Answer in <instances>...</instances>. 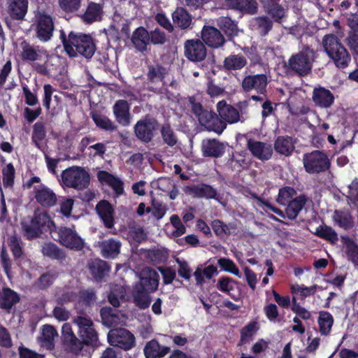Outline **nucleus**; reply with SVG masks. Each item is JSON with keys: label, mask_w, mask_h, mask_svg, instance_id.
Returning a JSON list of instances; mask_svg holds the SVG:
<instances>
[{"label": "nucleus", "mask_w": 358, "mask_h": 358, "mask_svg": "<svg viewBox=\"0 0 358 358\" xmlns=\"http://www.w3.org/2000/svg\"><path fill=\"white\" fill-rule=\"evenodd\" d=\"M201 99V96L197 94L182 99L180 103L184 106V109L191 112H208L207 110L203 109Z\"/></svg>", "instance_id": "nucleus-40"}, {"label": "nucleus", "mask_w": 358, "mask_h": 358, "mask_svg": "<svg viewBox=\"0 0 358 358\" xmlns=\"http://www.w3.org/2000/svg\"><path fill=\"white\" fill-rule=\"evenodd\" d=\"M46 131L43 122H37L33 127L31 141L38 148H41V142L45 138Z\"/></svg>", "instance_id": "nucleus-53"}, {"label": "nucleus", "mask_w": 358, "mask_h": 358, "mask_svg": "<svg viewBox=\"0 0 358 358\" xmlns=\"http://www.w3.org/2000/svg\"><path fill=\"white\" fill-rule=\"evenodd\" d=\"M28 0H7V13L11 19H24L28 10Z\"/></svg>", "instance_id": "nucleus-22"}, {"label": "nucleus", "mask_w": 358, "mask_h": 358, "mask_svg": "<svg viewBox=\"0 0 358 358\" xmlns=\"http://www.w3.org/2000/svg\"><path fill=\"white\" fill-rule=\"evenodd\" d=\"M211 228L217 237L229 236L231 229H236V225L233 223L225 224L223 221L215 219L211 222Z\"/></svg>", "instance_id": "nucleus-41"}, {"label": "nucleus", "mask_w": 358, "mask_h": 358, "mask_svg": "<svg viewBox=\"0 0 358 358\" xmlns=\"http://www.w3.org/2000/svg\"><path fill=\"white\" fill-rule=\"evenodd\" d=\"M2 180L3 187L13 189L15 184V169L12 163L6 164L2 169Z\"/></svg>", "instance_id": "nucleus-45"}, {"label": "nucleus", "mask_w": 358, "mask_h": 358, "mask_svg": "<svg viewBox=\"0 0 358 358\" xmlns=\"http://www.w3.org/2000/svg\"><path fill=\"white\" fill-rule=\"evenodd\" d=\"M173 22L175 27L180 29H187L192 22V15L183 7H177L172 13Z\"/></svg>", "instance_id": "nucleus-31"}, {"label": "nucleus", "mask_w": 358, "mask_h": 358, "mask_svg": "<svg viewBox=\"0 0 358 358\" xmlns=\"http://www.w3.org/2000/svg\"><path fill=\"white\" fill-rule=\"evenodd\" d=\"M59 40L66 55L71 58L81 56L90 59L96 50V40L90 34L71 31L68 34L65 31H59Z\"/></svg>", "instance_id": "nucleus-1"}, {"label": "nucleus", "mask_w": 358, "mask_h": 358, "mask_svg": "<svg viewBox=\"0 0 358 358\" xmlns=\"http://www.w3.org/2000/svg\"><path fill=\"white\" fill-rule=\"evenodd\" d=\"M159 129L157 120L147 115L143 119L137 122L134 127V132L136 137L142 142H150L155 133Z\"/></svg>", "instance_id": "nucleus-8"}, {"label": "nucleus", "mask_w": 358, "mask_h": 358, "mask_svg": "<svg viewBox=\"0 0 358 358\" xmlns=\"http://www.w3.org/2000/svg\"><path fill=\"white\" fill-rule=\"evenodd\" d=\"M20 46L22 48L20 57L22 61L35 62L41 58V55L34 47L26 41H23L20 43Z\"/></svg>", "instance_id": "nucleus-43"}, {"label": "nucleus", "mask_w": 358, "mask_h": 358, "mask_svg": "<svg viewBox=\"0 0 358 358\" xmlns=\"http://www.w3.org/2000/svg\"><path fill=\"white\" fill-rule=\"evenodd\" d=\"M96 211L104 226L107 229H111L114 226L115 210L113 206L107 200H101L96 206Z\"/></svg>", "instance_id": "nucleus-20"}, {"label": "nucleus", "mask_w": 358, "mask_h": 358, "mask_svg": "<svg viewBox=\"0 0 358 358\" xmlns=\"http://www.w3.org/2000/svg\"><path fill=\"white\" fill-rule=\"evenodd\" d=\"M199 123L208 131H214L218 134L222 133L227 127L223 119L222 113H194Z\"/></svg>", "instance_id": "nucleus-11"}, {"label": "nucleus", "mask_w": 358, "mask_h": 358, "mask_svg": "<svg viewBox=\"0 0 358 358\" xmlns=\"http://www.w3.org/2000/svg\"><path fill=\"white\" fill-rule=\"evenodd\" d=\"M183 191L194 198L215 199L217 201L222 199L217 189L206 183L185 186Z\"/></svg>", "instance_id": "nucleus-12"}, {"label": "nucleus", "mask_w": 358, "mask_h": 358, "mask_svg": "<svg viewBox=\"0 0 358 358\" xmlns=\"http://www.w3.org/2000/svg\"><path fill=\"white\" fill-rule=\"evenodd\" d=\"M201 151L203 156L206 157L219 158L224 155L225 147L217 139H203L201 143Z\"/></svg>", "instance_id": "nucleus-21"}, {"label": "nucleus", "mask_w": 358, "mask_h": 358, "mask_svg": "<svg viewBox=\"0 0 358 358\" xmlns=\"http://www.w3.org/2000/svg\"><path fill=\"white\" fill-rule=\"evenodd\" d=\"M333 323L334 319L329 313L326 311H321L319 313L318 324L320 327V332L322 335H327L329 334Z\"/></svg>", "instance_id": "nucleus-47"}, {"label": "nucleus", "mask_w": 358, "mask_h": 358, "mask_svg": "<svg viewBox=\"0 0 358 358\" xmlns=\"http://www.w3.org/2000/svg\"><path fill=\"white\" fill-rule=\"evenodd\" d=\"M238 282L233 278L227 276H223L219 278L217 284V288L224 293L229 294L234 301L239 299L238 296H235L232 292Z\"/></svg>", "instance_id": "nucleus-37"}, {"label": "nucleus", "mask_w": 358, "mask_h": 358, "mask_svg": "<svg viewBox=\"0 0 358 358\" xmlns=\"http://www.w3.org/2000/svg\"><path fill=\"white\" fill-rule=\"evenodd\" d=\"M35 37L42 43L50 41L54 34L55 23L52 17L45 12H38L35 15L33 24Z\"/></svg>", "instance_id": "nucleus-6"}, {"label": "nucleus", "mask_w": 358, "mask_h": 358, "mask_svg": "<svg viewBox=\"0 0 358 358\" xmlns=\"http://www.w3.org/2000/svg\"><path fill=\"white\" fill-rule=\"evenodd\" d=\"M60 8L65 13H74L81 6V0H59Z\"/></svg>", "instance_id": "nucleus-61"}, {"label": "nucleus", "mask_w": 358, "mask_h": 358, "mask_svg": "<svg viewBox=\"0 0 358 358\" xmlns=\"http://www.w3.org/2000/svg\"><path fill=\"white\" fill-rule=\"evenodd\" d=\"M148 257L154 265L163 264L167 261L169 252L164 249L150 250L148 252Z\"/></svg>", "instance_id": "nucleus-51"}, {"label": "nucleus", "mask_w": 358, "mask_h": 358, "mask_svg": "<svg viewBox=\"0 0 358 358\" xmlns=\"http://www.w3.org/2000/svg\"><path fill=\"white\" fill-rule=\"evenodd\" d=\"M277 202L280 204L287 206V212L289 214L291 206V187H285L279 189Z\"/></svg>", "instance_id": "nucleus-63"}, {"label": "nucleus", "mask_w": 358, "mask_h": 358, "mask_svg": "<svg viewBox=\"0 0 358 358\" xmlns=\"http://www.w3.org/2000/svg\"><path fill=\"white\" fill-rule=\"evenodd\" d=\"M246 165V160L244 156L240 154H232L231 157L229 159L227 166L233 171L241 172V170Z\"/></svg>", "instance_id": "nucleus-58"}, {"label": "nucleus", "mask_w": 358, "mask_h": 358, "mask_svg": "<svg viewBox=\"0 0 358 358\" xmlns=\"http://www.w3.org/2000/svg\"><path fill=\"white\" fill-rule=\"evenodd\" d=\"M244 53L250 59L252 65L262 64V59L257 51L256 45L245 47L243 49Z\"/></svg>", "instance_id": "nucleus-62"}, {"label": "nucleus", "mask_w": 358, "mask_h": 358, "mask_svg": "<svg viewBox=\"0 0 358 358\" xmlns=\"http://www.w3.org/2000/svg\"><path fill=\"white\" fill-rule=\"evenodd\" d=\"M148 292L144 289L134 286L133 290L134 302L140 309L145 310L148 308L151 303V297Z\"/></svg>", "instance_id": "nucleus-38"}, {"label": "nucleus", "mask_w": 358, "mask_h": 358, "mask_svg": "<svg viewBox=\"0 0 358 358\" xmlns=\"http://www.w3.org/2000/svg\"><path fill=\"white\" fill-rule=\"evenodd\" d=\"M20 301V294L8 287H3L0 291V308L8 312Z\"/></svg>", "instance_id": "nucleus-24"}, {"label": "nucleus", "mask_w": 358, "mask_h": 358, "mask_svg": "<svg viewBox=\"0 0 358 358\" xmlns=\"http://www.w3.org/2000/svg\"><path fill=\"white\" fill-rule=\"evenodd\" d=\"M52 237L60 245L70 250L80 251L85 248L84 240L76 230L67 227H56Z\"/></svg>", "instance_id": "nucleus-3"}, {"label": "nucleus", "mask_w": 358, "mask_h": 358, "mask_svg": "<svg viewBox=\"0 0 358 358\" xmlns=\"http://www.w3.org/2000/svg\"><path fill=\"white\" fill-rule=\"evenodd\" d=\"M62 341L63 347L67 352L78 355L83 348L81 340H79L75 334Z\"/></svg>", "instance_id": "nucleus-44"}, {"label": "nucleus", "mask_w": 358, "mask_h": 358, "mask_svg": "<svg viewBox=\"0 0 358 358\" xmlns=\"http://www.w3.org/2000/svg\"><path fill=\"white\" fill-rule=\"evenodd\" d=\"M217 264L222 270L232 273L238 278L241 277V273L238 268L231 259L226 257H220L217 260Z\"/></svg>", "instance_id": "nucleus-57"}, {"label": "nucleus", "mask_w": 358, "mask_h": 358, "mask_svg": "<svg viewBox=\"0 0 358 358\" xmlns=\"http://www.w3.org/2000/svg\"><path fill=\"white\" fill-rule=\"evenodd\" d=\"M259 329L257 322H250L241 330V339L239 345L245 344L252 340L254 335Z\"/></svg>", "instance_id": "nucleus-46"}, {"label": "nucleus", "mask_w": 358, "mask_h": 358, "mask_svg": "<svg viewBox=\"0 0 358 358\" xmlns=\"http://www.w3.org/2000/svg\"><path fill=\"white\" fill-rule=\"evenodd\" d=\"M161 133L164 141L167 145L173 146L176 144V136L169 124L163 125L161 128Z\"/></svg>", "instance_id": "nucleus-64"}, {"label": "nucleus", "mask_w": 358, "mask_h": 358, "mask_svg": "<svg viewBox=\"0 0 358 358\" xmlns=\"http://www.w3.org/2000/svg\"><path fill=\"white\" fill-rule=\"evenodd\" d=\"M247 63L246 57L242 54H231L224 58L223 69L229 72L240 71L247 65Z\"/></svg>", "instance_id": "nucleus-30"}, {"label": "nucleus", "mask_w": 358, "mask_h": 358, "mask_svg": "<svg viewBox=\"0 0 358 358\" xmlns=\"http://www.w3.org/2000/svg\"><path fill=\"white\" fill-rule=\"evenodd\" d=\"M42 254L54 260L62 261L66 258L64 251L52 242H45L41 248Z\"/></svg>", "instance_id": "nucleus-35"}, {"label": "nucleus", "mask_w": 358, "mask_h": 358, "mask_svg": "<svg viewBox=\"0 0 358 358\" xmlns=\"http://www.w3.org/2000/svg\"><path fill=\"white\" fill-rule=\"evenodd\" d=\"M96 125L106 131H114L116 127L108 117L101 115V113H90Z\"/></svg>", "instance_id": "nucleus-56"}, {"label": "nucleus", "mask_w": 358, "mask_h": 358, "mask_svg": "<svg viewBox=\"0 0 358 358\" xmlns=\"http://www.w3.org/2000/svg\"><path fill=\"white\" fill-rule=\"evenodd\" d=\"M101 255L106 259H115L120 252L121 243L114 238L99 243Z\"/></svg>", "instance_id": "nucleus-28"}, {"label": "nucleus", "mask_w": 358, "mask_h": 358, "mask_svg": "<svg viewBox=\"0 0 358 358\" xmlns=\"http://www.w3.org/2000/svg\"><path fill=\"white\" fill-rule=\"evenodd\" d=\"M217 24L227 36L229 40L238 36V28L237 22L228 16H221L217 20Z\"/></svg>", "instance_id": "nucleus-32"}, {"label": "nucleus", "mask_w": 358, "mask_h": 358, "mask_svg": "<svg viewBox=\"0 0 358 358\" xmlns=\"http://www.w3.org/2000/svg\"><path fill=\"white\" fill-rule=\"evenodd\" d=\"M317 286L312 285L306 287L303 285H292V294L302 298H305L313 295L316 292Z\"/></svg>", "instance_id": "nucleus-59"}, {"label": "nucleus", "mask_w": 358, "mask_h": 358, "mask_svg": "<svg viewBox=\"0 0 358 358\" xmlns=\"http://www.w3.org/2000/svg\"><path fill=\"white\" fill-rule=\"evenodd\" d=\"M21 224L23 236L27 240L31 241L41 236V231L36 227L32 218L29 222H22Z\"/></svg>", "instance_id": "nucleus-48"}, {"label": "nucleus", "mask_w": 358, "mask_h": 358, "mask_svg": "<svg viewBox=\"0 0 358 358\" xmlns=\"http://www.w3.org/2000/svg\"><path fill=\"white\" fill-rule=\"evenodd\" d=\"M322 45L328 56L338 67L345 68L348 66L350 56L335 35H325L322 38Z\"/></svg>", "instance_id": "nucleus-2"}, {"label": "nucleus", "mask_w": 358, "mask_h": 358, "mask_svg": "<svg viewBox=\"0 0 358 358\" xmlns=\"http://www.w3.org/2000/svg\"><path fill=\"white\" fill-rule=\"evenodd\" d=\"M201 38L206 45L213 48H218L225 43V39L219 29L211 26H203Z\"/></svg>", "instance_id": "nucleus-17"}, {"label": "nucleus", "mask_w": 358, "mask_h": 358, "mask_svg": "<svg viewBox=\"0 0 358 358\" xmlns=\"http://www.w3.org/2000/svg\"><path fill=\"white\" fill-rule=\"evenodd\" d=\"M171 351L167 346L161 345L156 339L148 341L143 349L146 358H162Z\"/></svg>", "instance_id": "nucleus-27"}, {"label": "nucleus", "mask_w": 358, "mask_h": 358, "mask_svg": "<svg viewBox=\"0 0 358 358\" xmlns=\"http://www.w3.org/2000/svg\"><path fill=\"white\" fill-rule=\"evenodd\" d=\"M87 268L93 278L101 282L110 271V264L101 259H94L88 262Z\"/></svg>", "instance_id": "nucleus-19"}, {"label": "nucleus", "mask_w": 358, "mask_h": 358, "mask_svg": "<svg viewBox=\"0 0 358 358\" xmlns=\"http://www.w3.org/2000/svg\"><path fill=\"white\" fill-rule=\"evenodd\" d=\"M103 15V6L101 4L90 1L85 11L79 17L85 24L90 25L102 21Z\"/></svg>", "instance_id": "nucleus-16"}, {"label": "nucleus", "mask_w": 358, "mask_h": 358, "mask_svg": "<svg viewBox=\"0 0 358 358\" xmlns=\"http://www.w3.org/2000/svg\"><path fill=\"white\" fill-rule=\"evenodd\" d=\"M247 148L255 157L262 161L269 159L273 154L271 145L252 138L247 141Z\"/></svg>", "instance_id": "nucleus-18"}, {"label": "nucleus", "mask_w": 358, "mask_h": 358, "mask_svg": "<svg viewBox=\"0 0 358 358\" xmlns=\"http://www.w3.org/2000/svg\"><path fill=\"white\" fill-rule=\"evenodd\" d=\"M333 220L336 224L343 229H350L353 227L352 217L348 213L336 210L333 215Z\"/></svg>", "instance_id": "nucleus-52"}, {"label": "nucleus", "mask_w": 358, "mask_h": 358, "mask_svg": "<svg viewBox=\"0 0 358 358\" xmlns=\"http://www.w3.org/2000/svg\"><path fill=\"white\" fill-rule=\"evenodd\" d=\"M62 179L64 185L70 188L83 189L90 184V175L82 167L72 166L62 171Z\"/></svg>", "instance_id": "nucleus-4"}, {"label": "nucleus", "mask_w": 358, "mask_h": 358, "mask_svg": "<svg viewBox=\"0 0 358 358\" xmlns=\"http://www.w3.org/2000/svg\"><path fill=\"white\" fill-rule=\"evenodd\" d=\"M96 299V295L93 288H88L80 292L79 301L85 306H90Z\"/></svg>", "instance_id": "nucleus-60"}, {"label": "nucleus", "mask_w": 358, "mask_h": 358, "mask_svg": "<svg viewBox=\"0 0 358 358\" xmlns=\"http://www.w3.org/2000/svg\"><path fill=\"white\" fill-rule=\"evenodd\" d=\"M315 234L331 243H335L338 240L336 232L331 227L327 225L318 227L315 231Z\"/></svg>", "instance_id": "nucleus-50"}, {"label": "nucleus", "mask_w": 358, "mask_h": 358, "mask_svg": "<svg viewBox=\"0 0 358 358\" xmlns=\"http://www.w3.org/2000/svg\"><path fill=\"white\" fill-rule=\"evenodd\" d=\"M290 144V137L278 136L275 141L274 148L277 152L288 156L291 154Z\"/></svg>", "instance_id": "nucleus-54"}, {"label": "nucleus", "mask_w": 358, "mask_h": 358, "mask_svg": "<svg viewBox=\"0 0 358 358\" xmlns=\"http://www.w3.org/2000/svg\"><path fill=\"white\" fill-rule=\"evenodd\" d=\"M206 55V48L199 39L187 40L185 43V55L189 61L201 62L205 59Z\"/></svg>", "instance_id": "nucleus-14"}, {"label": "nucleus", "mask_w": 358, "mask_h": 358, "mask_svg": "<svg viewBox=\"0 0 358 358\" xmlns=\"http://www.w3.org/2000/svg\"><path fill=\"white\" fill-rule=\"evenodd\" d=\"M35 199L43 208L53 207L57 202L56 194L46 186H42L35 191Z\"/></svg>", "instance_id": "nucleus-23"}, {"label": "nucleus", "mask_w": 358, "mask_h": 358, "mask_svg": "<svg viewBox=\"0 0 358 358\" xmlns=\"http://www.w3.org/2000/svg\"><path fill=\"white\" fill-rule=\"evenodd\" d=\"M32 220L41 231V235L46 232H49L52 235L54 231H55L57 226L48 213H35Z\"/></svg>", "instance_id": "nucleus-26"}, {"label": "nucleus", "mask_w": 358, "mask_h": 358, "mask_svg": "<svg viewBox=\"0 0 358 358\" xmlns=\"http://www.w3.org/2000/svg\"><path fill=\"white\" fill-rule=\"evenodd\" d=\"M149 39V31L142 26L137 27L131 37L134 47L141 52L148 50V45H150Z\"/></svg>", "instance_id": "nucleus-25"}, {"label": "nucleus", "mask_w": 358, "mask_h": 358, "mask_svg": "<svg viewBox=\"0 0 358 358\" xmlns=\"http://www.w3.org/2000/svg\"><path fill=\"white\" fill-rule=\"evenodd\" d=\"M268 83V80L266 74L248 75L243 79L241 87L245 92L255 90L257 93L264 94Z\"/></svg>", "instance_id": "nucleus-13"}, {"label": "nucleus", "mask_w": 358, "mask_h": 358, "mask_svg": "<svg viewBox=\"0 0 358 358\" xmlns=\"http://www.w3.org/2000/svg\"><path fill=\"white\" fill-rule=\"evenodd\" d=\"M97 178L100 182L108 185L114 190L117 196L123 194L124 183L117 177L106 171H100L97 173Z\"/></svg>", "instance_id": "nucleus-29"}, {"label": "nucleus", "mask_w": 358, "mask_h": 358, "mask_svg": "<svg viewBox=\"0 0 358 358\" xmlns=\"http://www.w3.org/2000/svg\"><path fill=\"white\" fill-rule=\"evenodd\" d=\"M59 276L56 269H49L43 273L36 281V287L41 290H45L52 285Z\"/></svg>", "instance_id": "nucleus-36"}, {"label": "nucleus", "mask_w": 358, "mask_h": 358, "mask_svg": "<svg viewBox=\"0 0 358 358\" xmlns=\"http://www.w3.org/2000/svg\"><path fill=\"white\" fill-rule=\"evenodd\" d=\"M237 10L248 14H255L257 11V3L255 0H236L232 3Z\"/></svg>", "instance_id": "nucleus-49"}, {"label": "nucleus", "mask_w": 358, "mask_h": 358, "mask_svg": "<svg viewBox=\"0 0 358 358\" xmlns=\"http://www.w3.org/2000/svg\"><path fill=\"white\" fill-rule=\"evenodd\" d=\"M8 245L15 260H17L22 257L24 251L20 239H19L16 236H12L8 240Z\"/></svg>", "instance_id": "nucleus-55"}, {"label": "nucleus", "mask_w": 358, "mask_h": 358, "mask_svg": "<svg viewBox=\"0 0 358 358\" xmlns=\"http://www.w3.org/2000/svg\"><path fill=\"white\" fill-rule=\"evenodd\" d=\"M303 163L306 171L309 173L325 171L329 168L330 162L327 155L315 150L303 156Z\"/></svg>", "instance_id": "nucleus-7"}, {"label": "nucleus", "mask_w": 358, "mask_h": 358, "mask_svg": "<svg viewBox=\"0 0 358 358\" xmlns=\"http://www.w3.org/2000/svg\"><path fill=\"white\" fill-rule=\"evenodd\" d=\"M313 100L317 106L327 108L333 103L334 96L329 90L320 87L314 90Z\"/></svg>", "instance_id": "nucleus-33"}, {"label": "nucleus", "mask_w": 358, "mask_h": 358, "mask_svg": "<svg viewBox=\"0 0 358 358\" xmlns=\"http://www.w3.org/2000/svg\"><path fill=\"white\" fill-rule=\"evenodd\" d=\"M313 60V51L306 48L292 57V70L299 76L307 75L311 71Z\"/></svg>", "instance_id": "nucleus-10"}, {"label": "nucleus", "mask_w": 358, "mask_h": 358, "mask_svg": "<svg viewBox=\"0 0 358 358\" xmlns=\"http://www.w3.org/2000/svg\"><path fill=\"white\" fill-rule=\"evenodd\" d=\"M57 336L56 329L51 325L45 324L43 327L41 345L47 350H52L55 348V338Z\"/></svg>", "instance_id": "nucleus-39"}, {"label": "nucleus", "mask_w": 358, "mask_h": 358, "mask_svg": "<svg viewBox=\"0 0 358 358\" xmlns=\"http://www.w3.org/2000/svg\"><path fill=\"white\" fill-rule=\"evenodd\" d=\"M266 11L275 21L278 22L285 15V9L280 4V0H268L265 4Z\"/></svg>", "instance_id": "nucleus-42"}, {"label": "nucleus", "mask_w": 358, "mask_h": 358, "mask_svg": "<svg viewBox=\"0 0 358 358\" xmlns=\"http://www.w3.org/2000/svg\"><path fill=\"white\" fill-rule=\"evenodd\" d=\"M159 280V275L155 269L145 268L141 271L139 282L135 286L153 293L158 289Z\"/></svg>", "instance_id": "nucleus-15"}, {"label": "nucleus", "mask_w": 358, "mask_h": 358, "mask_svg": "<svg viewBox=\"0 0 358 358\" xmlns=\"http://www.w3.org/2000/svg\"><path fill=\"white\" fill-rule=\"evenodd\" d=\"M108 341L111 345L124 350H131L135 345V337L129 330L120 328L110 331L108 334Z\"/></svg>", "instance_id": "nucleus-9"}, {"label": "nucleus", "mask_w": 358, "mask_h": 358, "mask_svg": "<svg viewBox=\"0 0 358 358\" xmlns=\"http://www.w3.org/2000/svg\"><path fill=\"white\" fill-rule=\"evenodd\" d=\"M74 322L78 327V335L83 346L97 348L100 345L98 333L94 328V322L90 317L77 316Z\"/></svg>", "instance_id": "nucleus-5"}, {"label": "nucleus", "mask_w": 358, "mask_h": 358, "mask_svg": "<svg viewBox=\"0 0 358 358\" xmlns=\"http://www.w3.org/2000/svg\"><path fill=\"white\" fill-rule=\"evenodd\" d=\"M166 69L162 65H150L148 66L147 79L149 83L155 85H164Z\"/></svg>", "instance_id": "nucleus-34"}]
</instances>
